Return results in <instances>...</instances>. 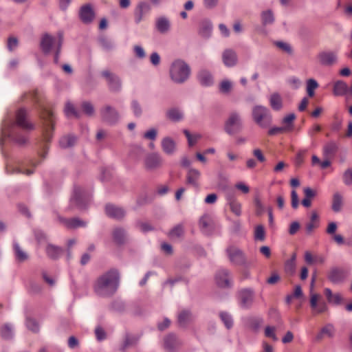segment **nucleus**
<instances>
[{"instance_id": "nucleus-58", "label": "nucleus", "mask_w": 352, "mask_h": 352, "mask_svg": "<svg viewBox=\"0 0 352 352\" xmlns=\"http://www.w3.org/2000/svg\"><path fill=\"white\" fill-rule=\"evenodd\" d=\"M262 20L264 24L272 23L274 21L272 13L270 11L263 12L262 14Z\"/></svg>"}, {"instance_id": "nucleus-26", "label": "nucleus", "mask_w": 352, "mask_h": 352, "mask_svg": "<svg viewBox=\"0 0 352 352\" xmlns=\"http://www.w3.org/2000/svg\"><path fill=\"white\" fill-rule=\"evenodd\" d=\"M335 333V329L331 324H327L322 328L320 331L317 334L316 339L318 341L322 340L324 338H332Z\"/></svg>"}, {"instance_id": "nucleus-39", "label": "nucleus", "mask_w": 352, "mask_h": 352, "mask_svg": "<svg viewBox=\"0 0 352 352\" xmlns=\"http://www.w3.org/2000/svg\"><path fill=\"white\" fill-rule=\"evenodd\" d=\"M192 319L191 313L187 310L181 311L178 315V322L180 326H186Z\"/></svg>"}, {"instance_id": "nucleus-4", "label": "nucleus", "mask_w": 352, "mask_h": 352, "mask_svg": "<svg viewBox=\"0 0 352 352\" xmlns=\"http://www.w3.org/2000/svg\"><path fill=\"white\" fill-rule=\"evenodd\" d=\"M169 73L173 81L183 83L189 78L190 68L184 61L176 60L171 64Z\"/></svg>"}, {"instance_id": "nucleus-32", "label": "nucleus", "mask_w": 352, "mask_h": 352, "mask_svg": "<svg viewBox=\"0 0 352 352\" xmlns=\"http://www.w3.org/2000/svg\"><path fill=\"white\" fill-rule=\"evenodd\" d=\"M155 26L160 32L166 33L169 30L170 22L165 17H160L156 21Z\"/></svg>"}, {"instance_id": "nucleus-17", "label": "nucleus", "mask_w": 352, "mask_h": 352, "mask_svg": "<svg viewBox=\"0 0 352 352\" xmlns=\"http://www.w3.org/2000/svg\"><path fill=\"white\" fill-rule=\"evenodd\" d=\"M201 177V173L197 169L190 168L186 174V184L195 188L199 186V179Z\"/></svg>"}, {"instance_id": "nucleus-6", "label": "nucleus", "mask_w": 352, "mask_h": 352, "mask_svg": "<svg viewBox=\"0 0 352 352\" xmlns=\"http://www.w3.org/2000/svg\"><path fill=\"white\" fill-rule=\"evenodd\" d=\"M63 43V34L58 33V40L56 43V39L48 34H45L43 36L41 41V47L43 52L45 54H48L51 52L53 46L56 45V50L54 56V62L56 63L58 61V55L60 51V47Z\"/></svg>"}, {"instance_id": "nucleus-59", "label": "nucleus", "mask_w": 352, "mask_h": 352, "mask_svg": "<svg viewBox=\"0 0 352 352\" xmlns=\"http://www.w3.org/2000/svg\"><path fill=\"white\" fill-rule=\"evenodd\" d=\"M343 182L346 185L352 184V168H349L344 172Z\"/></svg>"}, {"instance_id": "nucleus-11", "label": "nucleus", "mask_w": 352, "mask_h": 352, "mask_svg": "<svg viewBox=\"0 0 352 352\" xmlns=\"http://www.w3.org/2000/svg\"><path fill=\"white\" fill-rule=\"evenodd\" d=\"M241 126L240 116L236 113H232L225 125V130L229 134H234L237 132Z\"/></svg>"}, {"instance_id": "nucleus-60", "label": "nucleus", "mask_w": 352, "mask_h": 352, "mask_svg": "<svg viewBox=\"0 0 352 352\" xmlns=\"http://www.w3.org/2000/svg\"><path fill=\"white\" fill-rule=\"evenodd\" d=\"M131 109L135 116H140L142 114V108L140 104L136 100H133L131 102Z\"/></svg>"}, {"instance_id": "nucleus-7", "label": "nucleus", "mask_w": 352, "mask_h": 352, "mask_svg": "<svg viewBox=\"0 0 352 352\" xmlns=\"http://www.w3.org/2000/svg\"><path fill=\"white\" fill-rule=\"evenodd\" d=\"M89 201V195L81 187L77 186L74 188V194L71 198V205L76 206L80 208L86 206Z\"/></svg>"}, {"instance_id": "nucleus-47", "label": "nucleus", "mask_w": 352, "mask_h": 352, "mask_svg": "<svg viewBox=\"0 0 352 352\" xmlns=\"http://www.w3.org/2000/svg\"><path fill=\"white\" fill-rule=\"evenodd\" d=\"M1 335L4 339L11 338L13 335L12 327L8 324H4L1 329Z\"/></svg>"}, {"instance_id": "nucleus-37", "label": "nucleus", "mask_w": 352, "mask_h": 352, "mask_svg": "<svg viewBox=\"0 0 352 352\" xmlns=\"http://www.w3.org/2000/svg\"><path fill=\"white\" fill-rule=\"evenodd\" d=\"M166 116L173 122H179L182 120L183 113L179 109L172 108L167 111Z\"/></svg>"}, {"instance_id": "nucleus-56", "label": "nucleus", "mask_w": 352, "mask_h": 352, "mask_svg": "<svg viewBox=\"0 0 352 352\" xmlns=\"http://www.w3.org/2000/svg\"><path fill=\"white\" fill-rule=\"evenodd\" d=\"M285 133L287 132L285 131V129L283 127V126L272 127L268 131V135L270 136Z\"/></svg>"}, {"instance_id": "nucleus-12", "label": "nucleus", "mask_w": 352, "mask_h": 352, "mask_svg": "<svg viewBox=\"0 0 352 352\" xmlns=\"http://www.w3.org/2000/svg\"><path fill=\"white\" fill-rule=\"evenodd\" d=\"M226 251L230 261L234 264L242 265L245 263V256L238 248L230 246Z\"/></svg>"}, {"instance_id": "nucleus-3", "label": "nucleus", "mask_w": 352, "mask_h": 352, "mask_svg": "<svg viewBox=\"0 0 352 352\" xmlns=\"http://www.w3.org/2000/svg\"><path fill=\"white\" fill-rule=\"evenodd\" d=\"M40 117L43 122V152L45 153V151L48 149V143L52 138L54 116L51 110L42 107Z\"/></svg>"}, {"instance_id": "nucleus-27", "label": "nucleus", "mask_w": 352, "mask_h": 352, "mask_svg": "<svg viewBox=\"0 0 352 352\" xmlns=\"http://www.w3.org/2000/svg\"><path fill=\"white\" fill-rule=\"evenodd\" d=\"M112 235L114 242L118 245L123 244L126 240V233L123 228H116L113 230Z\"/></svg>"}, {"instance_id": "nucleus-19", "label": "nucleus", "mask_w": 352, "mask_h": 352, "mask_svg": "<svg viewBox=\"0 0 352 352\" xmlns=\"http://www.w3.org/2000/svg\"><path fill=\"white\" fill-rule=\"evenodd\" d=\"M151 10L150 5L146 2H140L138 3L135 10V20L139 23L143 18V16L148 13Z\"/></svg>"}, {"instance_id": "nucleus-30", "label": "nucleus", "mask_w": 352, "mask_h": 352, "mask_svg": "<svg viewBox=\"0 0 352 352\" xmlns=\"http://www.w3.org/2000/svg\"><path fill=\"white\" fill-rule=\"evenodd\" d=\"M162 147L166 153L170 155L175 149V143L171 138H165L162 141Z\"/></svg>"}, {"instance_id": "nucleus-44", "label": "nucleus", "mask_w": 352, "mask_h": 352, "mask_svg": "<svg viewBox=\"0 0 352 352\" xmlns=\"http://www.w3.org/2000/svg\"><path fill=\"white\" fill-rule=\"evenodd\" d=\"M184 234V228L182 225L179 224L175 226L170 232L169 236L172 239L179 238Z\"/></svg>"}, {"instance_id": "nucleus-9", "label": "nucleus", "mask_w": 352, "mask_h": 352, "mask_svg": "<svg viewBox=\"0 0 352 352\" xmlns=\"http://www.w3.org/2000/svg\"><path fill=\"white\" fill-rule=\"evenodd\" d=\"M101 76L106 79L109 89L112 91H119L121 89L120 78L109 70H104Z\"/></svg>"}, {"instance_id": "nucleus-14", "label": "nucleus", "mask_w": 352, "mask_h": 352, "mask_svg": "<svg viewBox=\"0 0 352 352\" xmlns=\"http://www.w3.org/2000/svg\"><path fill=\"white\" fill-rule=\"evenodd\" d=\"M100 113L102 120L109 124H114L118 120V112L110 106L104 107Z\"/></svg>"}, {"instance_id": "nucleus-38", "label": "nucleus", "mask_w": 352, "mask_h": 352, "mask_svg": "<svg viewBox=\"0 0 352 352\" xmlns=\"http://www.w3.org/2000/svg\"><path fill=\"white\" fill-rule=\"evenodd\" d=\"M342 202L343 198L340 193H334L332 200V210L336 212H340L342 209Z\"/></svg>"}, {"instance_id": "nucleus-54", "label": "nucleus", "mask_w": 352, "mask_h": 352, "mask_svg": "<svg viewBox=\"0 0 352 352\" xmlns=\"http://www.w3.org/2000/svg\"><path fill=\"white\" fill-rule=\"evenodd\" d=\"M220 318H221V320L223 321V322L224 323L225 326L228 329H230L232 327L233 321H232V317L230 316V315H229L228 314H227L226 312H221L220 314Z\"/></svg>"}, {"instance_id": "nucleus-35", "label": "nucleus", "mask_w": 352, "mask_h": 352, "mask_svg": "<svg viewBox=\"0 0 352 352\" xmlns=\"http://www.w3.org/2000/svg\"><path fill=\"white\" fill-rule=\"evenodd\" d=\"M295 119L296 116L294 113L288 114L283 119L282 124L287 133L293 131L294 126V121Z\"/></svg>"}, {"instance_id": "nucleus-51", "label": "nucleus", "mask_w": 352, "mask_h": 352, "mask_svg": "<svg viewBox=\"0 0 352 352\" xmlns=\"http://www.w3.org/2000/svg\"><path fill=\"white\" fill-rule=\"evenodd\" d=\"M65 115L69 117L73 116L76 118H78V113L74 108V105L70 102H67L65 107Z\"/></svg>"}, {"instance_id": "nucleus-53", "label": "nucleus", "mask_w": 352, "mask_h": 352, "mask_svg": "<svg viewBox=\"0 0 352 352\" xmlns=\"http://www.w3.org/2000/svg\"><path fill=\"white\" fill-rule=\"evenodd\" d=\"M296 255L294 253L292 256L291 258L286 262L285 270L287 272H290V273H293L294 272L295 267H296Z\"/></svg>"}, {"instance_id": "nucleus-42", "label": "nucleus", "mask_w": 352, "mask_h": 352, "mask_svg": "<svg viewBox=\"0 0 352 352\" xmlns=\"http://www.w3.org/2000/svg\"><path fill=\"white\" fill-rule=\"evenodd\" d=\"M14 249L16 258L19 261L23 262L28 259V254L21 250V248L16 243H14Z\"/></svg>"}, {"instance_id": "nucleus-57", "label": "nucleus", "mask_w": 352, "mask_h": 352, "mask_svg": "<svg viewBox=\"0 0 352 352\" xmlns=\"http://www.w3.org/2000/svg\"><path fill=\"white\" fill-rule=\"evenodd\" d=\"M275 44L277 47H278L283 52H285L288 54H291L292 52L291 46L287 43L282 42V41H277V42H276Z\"/></svg>"}, {"instance_id": "nucleus-40", "label": "nucleus", "mask_w": 352, "mask_h": 352, "mask_svg": "<svg viewBox=\"0 0 352 352\" xmlns=\"http://www.w3.org/2000/svg\"><path fill=\"white\" fill-rule=\"evenodd\" d=\"M76 138L73 135H65L62 137L59 140V144L61 148H66L74 145Z\"/></svg>"}, {"instance_id": "nucleus-64", "label": "nucleus", "mask_w": 352, "mask_h": 352, "mask_svg": "<svg viewBox=\"0 0 352 352\" xmlns=\"http://www.w3.org/2000/svg\"><path fill=\"white\" fill-rule=\"evenodd\" d=\"M100 43L101 46L105 50H111L113 47V43L110 40L105 38H101L100 40Z\"/></svg>"}, {"instance_id": "nucleus-20", "label": "nucleus", "mask_w": 352, "mask_h": 352, "mask_svg": "<svg viewBox=\"0 0 352 352\" xmlns=\"http://www.w3.org/2000/svg\"><path fill=\"white\" fill-rule=\"evenodd\" d=\"M162 164V160L157 154H151L146 157L145 166L148 169H155Z\"/></svg>"}, {"instance_id": "nucleus-15", "label": "nucleus", "mask_w": 352, "mask_h": 352, "mask_svg": "<svg viewBox=\"0 0 352 352\" xmlns=\"http://www.w3.org/2000/svg\"><path fill=\"white\" fill-rule=\"evenodd\" d=\"M217 284L221 287H229L231 285L230 272L227 270H220L216 274Z\"/></svg>"}, {"instance_id": "nucleus-31", "label": "nucleus", "mask_w": 352, "mask_h": 352, "mask_svg": "<svg viewBox=\"0 0 352 352\" xmlns=\"http://www.w3.org/2000/svg\"><path fill=\"white\" fill-rule=\"evenodd\" d=\"M348 86L346 83L342 80H338L333 85V94L336 96H343L346 94Z\"/></svg>"}, {"instance_id": "nucleus-22", "label": "nucleus", "mask_w": 352, "mask_h": 352, "mask_svg": "<svg viewBox=\"0 0 352 352\" xmlns=\"http://www.w3.org/2000/svg\"><path fill=\"white\" fill-rule=\"evenodd\" d=\"M222 59L224 65L227 67H232L236 64L237 56L232 50H226L223 52Z\"/></svg>"}, {"instance_id": "nucleus-16", "label": "nucleus", "mask_w": 352, "mask_h": 352, "mask_svg": "<svg viewBox=\"0 0 352 352\" xmlns=\"http://www.w3.org/2000/svg\"><path fill=\"white\" fill-rule=\"evenodd\" d=\"M346 276V272L341 268L333 267L331 269L328 274V278L333 283L342 282Z\"/></svg>"}, {"instance_id": "nucleus-50", "label": "nucleus", "mask_w": 352, "mask_h": 352, "mask_svg": "<svg viewBox=\"0 0 352 352\" xmlns=\"http://www.w3.org/2000/svg\"><path fill=\"white\" fill-rule=\"evenodd\" d=\"M25 324L28 329L34 333L38 332L39 330L38 324L34 319L27 318Z\"/></svg>"}, {"instance_id": "nucleus-43", "label": "nucleus", "mask_w": 352, "mask_h": 352, "mask_svg": "<svg viewBox=\"0 0 352 352\" xmlns=\"http://www.w3.org/2000/svg\"><path fill=\"white\" fill-rule=\"evenodd\" d=\"M65 223L68 228H71L83 227L86 225V223L84 221L76 218L67 219L65 221Z\"/></svg>"}, {"instance_id": "nucleus-28", "label": "nucleus", "mask_w": 352, "mask_h": 352, "mask_svg": "<svg viewBox=\"0 0 352 352\" xmlns=\"http://www.w3.org/2000/svg\"><path fill=\"white\" fill-rule=\"evenodd\" d=\"M270 104L272 109L280 111L283 108V99L278 93H273L270 97Z\"/></svg>"}, {"instance_id": "nucleus-13", "label": "nucleus", "mask_w": 352, "mask_h": 352, "mask_svg": "<svg viewBox=\"0 0 352 352\" xmlns=\"http://www.w3.org/2000/svg\"><path fill=\"white\" fill-rule=\"evenodd\" d=\"M318 60L322 65L331 66L337 63L338 54L333 51H323L318 54Z\"/></svg>"}, {"instance_id": "nucleus-55", "label": "nucleus", "mask_w": 352, "mask_h": 352, "mask_svg": "<svg viewBox=\"0 0 352 352\" xmlns=\"http://www.w3.org/2000/svg\"><path fill=\"white\" fill-rule=\"evenodd\" d=\"M83 112L87 116H92L94 113V108L89 102H83L81 104Z\"/></svg>"}, {"instance_id": "nucleus-45", "label": "nucleus", "mask_w": 352, "mask_h": 352, "mask_svg": "<svg viewBox=\"0 0 352 352\" xmlns=\"http://www.w3.org/2000/svg\"><path fill=\"white\" fill-rule=\"evenodd\" d=\"M254 239L261 241H263L265 239V232L262 225H258L254 230Z\"/></svg>"}, {"instance_id": "nucleus-63", "label": "nucleus", "mask_w": 352, "mask_h": 352, "mask_svg": "<svg viewBox=\"0 0 352 352\" xmlns=\"http://www.w3.org/2000/svg\"><path fill=\"white\" fill-rule=\"evenodd\" d=\"M24 97L25 98H30L36 103L39 102V94L36 90H34L28 94H25Z\"/></svg>"}, {"instance_id": "nucleus-25", "label": "nucleus", "mask_w": 352, "mask_h": 352, "mask_svg": "<svg viewBox=\"0 0 352 352\" xmlns=\"http://www.w3.org/2000/svg\"><path fill=\"white\" fill-rule=\"evenodd\" d=\"M319 226V216L316 211H312L309 222L306 224L305 229L307 234H311Z\"/></svg>"}, {"instance_id": "nucleus-23", "label": "nucleus", "mask_w": 352, "mask_h": 352, "mask_svg": "<svg viewBox=\"0 0 352 352\" xmlns=\"http://www.w3.org/2000/svg\"><path fill=\"white\" fill-rule=\"evenodd\" d=\"M227 202L232 212L236 216L239 217L241 214V203L234 196L231 195L227 197Z\"/></svg>"}, {"instance_id": "nucleus-49", "label": "nucleus", "mask_w": 352, "mask_h": 352, "mask_svg": "<svg viewBox=\"0 0 352 352\" xmlns=\"http://www.w3.org/2000/svg\"><path fill=\"white\" fill-rule=\"evenodd\" d=\"M184 133L188 139V145L190 146L195 145L197 140L201 138V135L199 134L191 135L188 130H184Z\"/></svg>"}, {"instance_id": "nucleus-24", "label": "nucleus", "mask_w": 352, "mask_h": 352, "mask_svg": "<svg viewBox=\"0 0 352 352\" xmlns=\"http://www.w3.org/2000/svg\"><path fill=\"white\" fill-rule=\"evenodd\" d=\"M199 224L201 231L204 234H210L212 227V221L208 215L205 214L202 216L199 219Z\"/></svg>"}, {"instance_id": "nucleus-2", "label": "nucleus", "mask_w": 352, "mask_h": 352, "mask_svg": "<svg viewBox=\"0 0 352 352\" xmlns=\"http://www.w3.org/2000/svg\"><path fill=\"white\" fill-rule=\"evenodd\" d=\"M120 283V274L117 270L111 269L96 280L94 290L96 294L102 297H109L117 291Z\"/></svg>"}, {"instance_id": "nucleus-10", "label": "nucleus", "mask_w": 352, "mask_h": 352, "mask_svg": "<svg viewBox=\"0 0 352 352\" xmlns=\"http://www.w3.org/2000/svg\"><path fill=\"white\" fill-rule=\"evenodd\" d=\"M238 298L242 308H249L253 303L254 292L252 289H243L239 292Z\"/></svg>"}, {"instance_id": "nucleus-61", "label": "nucleus", "mask_w": 352, "mask_h": 352, "mask_svg": "<svg viewBox=\"0 0 352 352\" xmlns=\"http://www.w3.org/2000/svg\"><path fill=\"white\" fill-rule=\"evenodd\" d=\"M252 154L259 162H264L266 160L262 151L259 148L254 149L252 151Z\"/></svg>"}, {"instance_id": "nucleus-21", "label": "nucleus", "mask_w": 352, "mask_h": 352, "mask_svg": "<svg viewBox=\"0 0 352 352\" xmlns=\"http://www.w3.org/2000/svg\"><path fill=\"white\" fill-rule=\"evenodd\" d=\"M94 17V13L89 5L83 6L80 10V18L85 23H89L92 21Z\"/></svg>"}, {"instance_id": "nucleus-62", "label": "nucleus", "mask_w": 352, "mask_h": 352, "mask_svg": "<svg viewBox=\"0 0 352 352\" xmlns=\"http://www.w3.org/2000/svg\"><path fill=\"white\" fill-rule=\"evenodd\" d=\"M157 130L155 129H151L144 134V138L147 140H154L157 137Z\"/></svg>"}, {"instance_id": "nucleus-41", "label": "nucleus", "mask_w": 352, "mask_h": 352, "mask_svg": "<svg viewBox=\"0 0 352 352\" xmlns=\"http://www.w3.org/2000/svg\"><path fill=\"white\" fill-rule=\"evenodd\" d=\"M318 83L314 79L310 78L307 81V93L309 97H313L315 94L314 91L318 87Z\"/></svg>"}, {"instance_id": "nucleus-5", "label": "nucleus", "mask_w": 352, "mask_h": 352, "mask_svg": "<svg viewBox=\"0 0 352 352\" xmlns=\"http://www.w3.org/2000/svg\"><path fill=\"white\" fill-rule=\"evenodd\" d=\"M252 118L257 125L263 129L269 127L272 121L270 110L261 105H256L253 107Z\"/></svg>"}, {"instance_id": "nucleus-34", "label": "nucleus", "mask_w": 352, "mask_h": 352, "mask_svg": "<svg viewBox=\"0 0 352 352\" xmlns=\"http://www.w3.org/2000/svg\"><path fill=\"white\" fill-rule=\"evenodd\" d=\"M199 82L204 86H210L212 84V77L211 74L206 71H201L198 74Z\"/></svg>"}, {"instance_id": "nucleus-8", "label": "nucleus", "mask_w": 352, "mask_h": 352, "mask_svg": "<svg viewBox=\"0 0 352 352\" xmlns=\"http://www.w3.org/2000/svg\"><path fill=\"white\" fill-rule=\"evenodd\" d=\"M6 172L9 175L22 173L26 175H30L34 173V170L28 168V164L25 163L16 164L12 162H7Z\"/></svg>"}, {"instance_id": "nucleus-1", "label": "nucleus", "mask_w": 352, "mask_h": 352, "mask_svg": "<svg viewBox=\"0 0 352 352\" xmlns=\"http://www.w3.org/2000/svg\"><path fill=\"white\" fill-rule=\"evenodd\" d=\"M27 112L24 109H20L17 111L16 114V124L4 121L2 124L0 145H3L4 141L8 138H11L14 142L19 144H23L27 142V138L25 135L16 134V126L25 130H32L34 129V125L30 123L27 119Z\"/></svg>"}, {"instance_id": "nucleus-36", "label": "nucleus", "mask_w": 352, "mask_h": 352, "mask_svg": "<svg viewBox=\"0 0 352 352\" xmlns=\"http://www.w3.org/2000/svg\"><path fill=\"white\" fill-rule=\"evenodd\" d=\"M46 253L52 259L58 258L63 253V250L57 246L49 244L46 248Z\"/></svg>"}, {"instance_id": "nucleus-18", "label": "nucleus", "mask_w": 352, "mask_h": 352, "mask_svg": "<svg viewBox=\"0 0 352 352\" xmlns=\"http://www.w3.org/2000/svg\"><path fill=\"white\" fill-rule=\"evenodd\" d=\"M105 212L107 216L116 219H122L125 214L124 210L122 208L113 204H107L105 207Z\"/></svg>"}, {"instance_id": "nucleus-33", "label": "nucleus", "mask_w": 352, "mask_h": 352, "mask_svg": "<svg viewBox=\"0 0 352 352\" xmlns=\"http://www.w3.org/2000/svg\"><path fill=\"white\" fill-rule=\"evenodd\" d=\"M324 294L329 303L339 305L342 301V297L339 294H333L329 288L324 289Z\"/></svg>"}, {"instance_id": "nucleus-29", "label": "nucleus", "mask_w": 352, "mask_h": 352, "mask_svg": "<svg viewBox=\"0 0 352 352\" xmlns=\"http://www.w3.org/2000/svg\"><path fill=\"white\" fill-rule=\"evenodd\" d=\"M179 344V341L173 334H169L164 338V348L169 351H173Z\"/></svg>"}, {"instance_id": "nucleus-46", "label": "nucleus", "mask_w": 352, "mask_h": 352, "mask_svg": "<svg viewBox=\"0 0 352 352\" xmlns=\"http://www.w3.org/2000/svg\"><path fill=\"white\" fill-rule=\"evenodd\" d=\"M337 148V144L335 142H331L324 146V153L326 155L331 156L335 154Z\"/></svg>"}, {"instance_id": "nucleus-52", "label": "nucleus", "mask_w": 352, "mask_h": 352, "mask_svg": "<svg viewBox=\"0 0 352 352\" xmlns=\"http://www.w3.org/2000/svg\"><path fill=\"white\" fill-rule=\"evenodd\" d=\"M276 327L272 326H267L265 329V336L271 338L273 341H277L278 338L276 335Z\"/></svg>"}, {"instance_id": "nucleus-48", "label": "nucleus", "mask_w": 352, "mask_h": 352, "mask_svg": "<svg viewBox=\"0 0 352 352\" xmlns=\"http://www.w3.org/2000/svg\"><path fill=\"white\" fill-rule=\"evenodd\" d=\"M232 88V83L228 80H223L219 85V91L223 94H228Z\"/></svg>"}]
</instances>
